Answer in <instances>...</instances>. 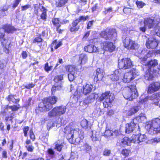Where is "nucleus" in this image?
Masks as SVG:
<instances>
[{
	"mask_svg": "<svg viewBox=\"0 0 160 160\" xmlns=\"http://www.w3.org/2000/svg\"><path fill=\"white\" fill-rule=\"evenodd\" d=\"M75 126L74 122H71L64 129L65 133L68 134L67 137L69 142L74 144L78 143L81 140L79 137V129L78 128L75 129Z\"/></svg>",
	"mask_w": 160,
	"mask_h": 160,
	"instance_id": "obj_1",
	"label": "nucleus"
},
{
	"mask_svg": "<svg viewBox=\"0 0 160 160\" xmlns=\"http://www.w3.org/2000/svg\"><path fill=\"white\" fill-rule=\"evenodd\" d=\"M122 95L126 99L132 100L138 96V93L135 84L125 87L122 91Z\"/></svg>",
	"mask_w": 160,
	"mask_h": 160,
	"instance_id": "obj_2",
	"label": "nucleus"
},
{
	"mask_svg": "<svg viewBox=\"0 0 160 160\" xmlns=\"http://www.w3.org/2000/svg\"><path fill=\"white\" fill-rule=\"evenodd\" d=\"M57 101V98L54 96L45 98L39 103L38 110L41 112L48 111L52 108V105L55 104Z\"/></svg>",
	"mask_w": 160,
	"mask_h": 160,
	"instance_id": "obj_3",
	"label": "nucleus"
},
{
	"mask_svg": "<svg viewBox=\"0 0 160 160\" xmlns=\"http://www.w3.org/2000/svg\"><path fill=\"white\" fill-rule=\"evenodd\" d=\"M114 94L110 91H107L102 93L99 97V100L100 101H103V106L104 108L110 107L114 99Z\"/></svg>",
	"mask_w": 160,
	"mask_h": 160,
	"instance_id": "obj_4",
	"label": "nucleus"
},
{
	"mask_svg": "<svg viewBox=\"0 0 160 160\" xmlns=\"http://www.w3.org/2000/svg\"><path fill=\"white\" fill-rule=\"evenodd\" d=\"M100 35L106 40L115 41L116 39L117 33L115 29L107 28L101 32Z\"/></svg>",
	"mask_w": 160,
	"mask_h": 160,
	"instance_id": "obj_5",
	"label": "nucleus"
},
{
	"mask_svg": "<svg viewBox=\"0 0 160 160\" xmlns=\"http://www.w3.org/2000/svg\"><path fill=\"white\" fill-rule=\"evenodd\" d=\"M66 107L62 105L54 107L48 113V115L50 117H54L64 114L66 112Z\"/></svg>",
	"mask_w": 160,
	"mask_h": 160,
	"instance_id": "obj_6",
	"label": "nucleus"
},
{
	"mask_svg": "<svg viewBox=\"0 0 160 160\" xmlns=\"http://www.w3.org/2000/svg\"><path fill=\"white\" fill-rule=\"evenodd\" d=\"M139 73L137 70L132 69L130 72L125 73L122 80L124 82L129 83L133 80L136 77L139 75Z\"/></svg>",
	"mask_w": 160,
	"mask_h": 160,
	"instance_id": "obj_7",
	"label": "nucleus"
},
{
	"mask_svg": "<svg viewBox=\"0 0 160 160\" xmlns=\"http://www.w3.org/2000/svg\"><path fill=\"white\" fill-rule=\"evenodd\" d=\"M143 26H141L139 29L140 31L144 32L146 31V27H147L149 28H155L157 25L158 22L150 18H147L144 19Z\"/></svg>",
	"mask_w": 160,
	"mask_h": 160,
	"instance_id": "obj_8",
	"label": "nucleus"
},
{
	"mask_svg": "<svg viewBox=\"0 0 160 160\" xmlns=\"http://www.w3.org/2000/svg\"><path fill=\"white\" fill-rule=\"evenodd\" d=\"M16 30V29L13 27L9 25H6L4 28H0V39L1 42L3 45L5 44L6 42V40L4 38L5 32L10 33Z\"/></svg>",
	"mask_w": 160,
	"mask_h": 160,
	"instance_id": "obj_9",
	"label": "nucleus"
},
{
	"mask_svg": "<svg viewBox=\"0 0 160 160\" xmlns=\"http://www.w3.org/2000/svg\"><path fill=\"white\" fill-rule=\"evenodd\" d=\"M153 131V133L157 134L160 132V119L156 118L153 119L147 126Z\"/></svg>",
	"mask_w": 160,
	"mask_h": 160,
	"instance_id": "obj_10",
	"label": "nucleus"
},
{
	"mask_svg": "<svg viewBox=\"0 0 160 160\" xmlns=\"http://www.w3.org/2000/svg\"><path fill=\"white\" fill-rule=\"evenodd\" d=\"M122 41L125 47L128 49H135L138 47V44L129 37H126L125 38H123Z\"/></svg>",
	"mask_w": 160,
	"mask_h": 160,
	"instance_id": "obj_11",
	"label": "nucleus"
},
{
	"mask_svg": "<svg viewBox=\"0 0 160 160\" xmlns=\"http://www.w3.org/2000/svg\"><path fill=\"white\" fill-rule=\"evenodd\" d=\"M63 79V75H58L55 77L54 79L55 83L52 89V92H54L56 90H60L62 89V80Z\"/></svg>",
	"mask_w": 160,
	"mask_h": 160,
	"instance_id": "obj_12",
	"label": "nucleus"
},
{
	"mask_svg": "<svg viewBox=\"0 0 160 160\" xmlns=\"http://www.w3.org/2000/svg\"><path fill=\"white\" fill-rule=\"evenodd\" d=\"M132 63L130 59L125 58L119 61L118 67L120 69H126L130 68Z\"/></svg>",
	"mask_w": 160,
	"mask_h": 160,
	"instance_id": "obj_13",
	"label": "nucleus"
},
{
	"mask_svg": "<svg viewBox=\"0 0 160 160\" xmlns=\"http://www.w3.org/2000/svg\"><path fill=\"white\" fill-rule=\"evenodd\" d=\"M101 47L104 50L110 52H113L115 49V47L113 43L110 42L104 41L101 43Z\"/></svg>",
	"mask_w": 160,
	"mask_h": 160,
	"instance_id": "obj_14",
	"label": "nucleus"
},
{
	"mask_svg": "<svg viewBox=\"0 0 160 160\" xmlns=\"http://www.w3.org/2000/svg\"><path fill=\"white\" fill-rule=\"evenodd\" d=\"M160 88V83L158 82L152 83L148 86V93H152L158 90Z\"/></svg>",
	"mask_w": 160,
	"mask_h": 160,
	"instance_id": "obj_15",
	"label": "nucleus"
},
{
	"mask_svg": "<svg viewBox=\"0 0 160 160\" xmlns=\"http://www.w3.org/2000/svg\"><path fill=\"white\" fill-rule=\"evenodd\" d=\"M98 97V95L94 93L91 94L83 101L81 102L80 105L82 106H85L89 103L93 102L95 98H97Z\"/></svg>",
	"mask_w": 160,
	"mask_h": 160,
	"instance_id": "obj_16",
	"label": "nucleus"
},
{
	"mask_svg": "<svg viewBox=\"0 0 160 160\" xmlns=\"http://www.w3.org/2000/svg\"><path fill=\"white\" fill-rule=\"evenodd\" d=\"M139 55L138 56L142 62L145 61L147 59L151 56V54L149 51H147L145 49H143L142 50H139L138 51Z\"/></svg>",
	"mask_w": 160,
	"mask_h": 160,
	"instance_id": "obj_17",
	"label": "nucleus"
},
{
	"mask_svg": "<svg viewBox=\"0 0 160 160\" xmlns=\"http://www.w3.org/2000/svg\"><path fill=\"white\" fill-rule=\"evenodd\" d=\"M158 42L155 39L149 38L147 41L146 45L148 48L152 49L155 48L158 46Z\"/></svg>",
	"mask_w": 160,
	"mask_h": 160,
	"instance_id": "obj_18",
	"label": "nucleus"
},
{
	"mask_svg": "<svg viewBox=\"0 0 160 160\" xmlns=\"http://www.w3.org/2000/svg\"><path fill=\"white\" fill-rule=\"evenodd\" d=\"M137 122L134 121L133 119V121L127 124L126 125V133H129L132 132L137 128Z\"/></svg>",
	"mask_w": 160,
	"mask_h": 160,
	"instance_id": "obj_19",
	"label": "nucleus"
},
{
	"mask_svg": "<svg viewBox=\"0 0 160 160\" xmlns=\"http://www.w3.org/2000/svg\"><path fill=\"white\" fill-rule=\"evenodd\" d=\"M118 134L117 130H111L109 128H106L104 136L106 138L111 137L112 138H115Z\"/></svg>",
	"mask_w": 160,
	"mask_h": 160,
	"instance_id": "obj_20",
	"label": "nucleus"
},
{
	"mask_svg": "<svg viewBox=\"0 0 160 160\" xmlns=\"http://www.w3.org/2000/svg\"><path fill=\"white\" fill-rule=\"evenodd\" d=\"M121 70H116L113 73L110 77V78L112 81H117L121 78Z\"/></svg>",
	"mask_w": 160,
	"mask_h": 160,
	"instance_id": "obj_21",
	"label": "nucleus"
},
{
	"mask_svg": "<svg viewBox=\"0 0 160 160\" xmlns=\"http://www.w3.org/2000/svg\"><path fill=\"white\" fill-rule=\"evenodd\" d=\"M93 88V85L91 84H87L84 85L82 88V93L87 95L89 93L92 91Z\"/></svg>",
	"mask_w": 160,
	"mask_h": 160,
	"instance_id": "obj_22",
	"label": "nucleus"
},
{
	"mask_svg": "<svg viewBox=\"0 0 160 160\" xmlns=\"http://www.w3.org/2000/svg\"><path fill=\"white\" fill-rule=\"evenodd\" d=\"M145 79L147 80H152L153 78V72L151 68H149L147 70L144 75Z\"/></svg>",
	"mask_w": 160,
	"mask_h": 160,
	"instance_id": "obj_23",
	"label": "nucleus"
},
{
	"mask_svg": "<svg viewBox=\"0 0 160 160\" xmlns=\"http://www.w3.org/2000/svg\"><path fill=\"white\" fill-rule=\"evenodd\" d=\"M134 121H137L138 122H142L145 123L147 121V119L144 114H141L139 116H137L136 118H134Z\"/></svg>",
	"mask_w": 160,
	"mask_h": 160,
	"instance_id": "obj_24",
	"label": "nucleus"
},
{
	"mask_svg": "<svg viewBox=\"0 0 160 160\" xmlns=\"http://www.w3.org/2000/svg\"><path fill=\"white\" fill-rule=\"evenodd\" d=\"M52 22L54 25L56 27L57 31L59 33H61L63 30L59 28V27H60V24L58 19H53L52 20Z\"/></svg>",
	"mask_w": 160,
	"mask_h": 160,
	"instance_id": "obj_25",
	"label": "nucleus"
},
{
	"mask_svg": "<svg viewBox=\"0 0 160 160\" xmlns=\"http://www.w3.org/2000/svg\"><path fill=\"white\" fill-rule=\"evenodd\" d=\"M97 78V80L101 81L102 80L104 77L103 71V70L100 68H97L96 70Z\"/></svg>",
	"mask_w": 160,
	"mask_h": 160,
	"instance_id": "obj_26",
	"label": "nucleus"
},
{
	"mask_svg": "<svg viewBox=\"0 0 160 160\" xmlns=\"http://www.w3.org/2000/svg\"><path fill=\"white\" fill-rule=\"evenodd\" d=\"M55 149L57 150L59 152H60L64 143L63 142L58 140L55 142Z\"/></svg>",
	"mask_w": 160,
	"mask_h": 160,
	"instance_id": "obj_27",
	"label": "nucleus"
},
{
	"mask_svg": "<svg viewBox=\"0 0 160 160\" xmlns=\"http://www.w3.org/2000/svg\"><path fill=\"white\" fill-rule=\"evenodd\" d=\"M140 108L139 106L133 107L131 108L128 112L127 114L128 116H131L137 112Z\"/></svg>",
	"mask_w": 160,
	"mask_h": 160,
	"instance_id": "obj_28",
	"label": "nucleus"
},
{
	"mask_svg": "<svg viewBox=\"0 0 160 160\" xmlns=\"http://www.w3.org/2000/svg\"><path fill=\"white\" fill-rule=\"evenodd\" d=\"M40 9L41 11L42 12L40 16L41 18L44 20H45L47 19V9L43 6H40Z\"/></svg>",
	"mask_w": 160,
	"mask_h": 160,
	"instance_id": "obj_29",
	"label": "nucleus"
},
{
	"mask_svg": "<svg viewBox=\"0 0 160 160\" xmlns=\"http://www.w3.org/2000/svg\"><path fill=\"white\" fill-rule=\"evenodd\" d=\"M78 21L77 20H74L72 23V26L70 28V30L71 32H76L78 30L79 27H76L78 24Z\"/></svg>",
	"mask_w": 160,
	"mask_h": 160,
	"instance_id": "obj_30",
	"label": "nucleus"
},
{
	"mask_svg": "<svg viewBox=\"0 0 160 160\" xmlns=\"http://www.w3.org/2000/svg\"><path fill=\"white\" fill-rule=\"evenodd\" d=\"M79 60L81 65L85 64L87 61V56L84 54H81L80 55Z\"/></svg>",
	"mask_w": 160,
	"mask_h": 160,
	"instance_id": "obj_31",
	"label": "nucleus"
},
{
	"mask_svg": "<svg viewBox=\"0 0 160 160\" xmlns=\"http://www.w3.org/2000/svg\"><path fill=\"white\" fill-rule=\"evenodd\" d=\"M121 143L122 145L130 146L132 143L131 139L127 137H125L121 140Z\"/></svg>",
	"mask_w": 160,
	"mask_h": 160,
	"instance_id": "obj_32",
	"label": "nucleus"
},
{
	"mask_svg": "<svg viewBox=\"0 0 160 160\" xmlns=\"http://www.w3.org/2000/svg\"><path fill=\"white\" fill-rule=\"evenodd\" d=\"M81 149L87 153H89L91 151V147L87 143H85L81 147Z\"/></svg>",
	"mask_w": 160,
	"mask_h": 160,
	"instance_id": "obj_33",
	"label": "nucleus"
},
{
	"mask_svg": "<svg viewBox=\"0 0 160 160\" xmlns=\"http://www.w3.org/2000/svg\"><path fill=\"white\" fill-rule=\"evenodd\" d=\"M68 0H56V6L58 7L63 6L67 2Z\"/></svg>",
	"mask_w": 160,
	"mask_h": 160,
	"instance_id": "obj_34",
	"label": "nucleus"
},
{
	"mask_svg": "<svg viewBox=\"0 0 160 160\" xmlns=\"http://www.w3.org/2000/svg\"><path fill=\"white\" fill-rule=\"evenodd\" d=\"M8 9V6H5L3 7V8L0 9V17H3L7 15L6 12H5L7 11Z\"/></svg>",
	"mask_w": 160,
	"mask_h": 160,
	"instance_id": "obj_35",
	"label": "nucleus"
},
{
	"mask_svg": "<svg viewBox=\"0 0 160 160\" xmlns=\"http://www.w3.org/2000/svg\"><path fill=\"white\" fill-rule=\"evenodd\" d=\"M158 64V62L156 60H151L148 62V65L149 67L153 68L157 66Z\"/></svg>",
	"mask_w": 160,
	"mask_h": 160,
	"instance_id": "obj_36",
	"label": "nucleus"
},
{
	"mask_svg": "<svg viewBox=\"0 0 160 160\" xmlns=\"http://www.w3.org/2000/svg\"><path fill=\"white\" fill-rule=\"evenodd\" d=\"M8 100L9 101H11L15 103H17L20 100L19 99H16L15 98V96L13 95H10L8 96Z\"/></svg>",
	"mask_w": 160,
	"mask_h": 160,
	"instance_id": "obj_37",
	"label": "nucleus"
},
{
	"mask_svg": "<svg viewBox=\"0 0 160 160\" xmlns=\"http://www.w3.org/2000/svg\"><path fill=\"white\" fill-rule=\"evenodd\" d=\"M139 143L145 141L147 139L146 136L144 134H138Z\"/></svg>",
	"mask_w": 160,
	"mask_h": 160,
	"instance_id": "obj_38",
	"label": "nucleus"
},
{
	"mask_svg": "<svg viewBox=\"0 0 160 160\" xmlns=\"http://www.w3.org/2000/svg\"><path fill=\"white\" fill-rule=\"evenodd\" d=\"M160 98V93H157L152 94L151 97H149L150 99L154 100V102H156V100H157ZM156 102H157V101Z\"/></svg>",
	"mask_w": 160,
	"mask_h": 160,
	"instance_id": "obj_39",
	"label": "nucleus"
},
{
	"mask_svg": "<svg viewBox=\"0 0 160 160\" xmlns=\"http://www.w3.org/2000/svg\"><path fill=\"white\" fill-rule=\"evenodd\" d=\"M131 142L134 143H139L138 136L137 135H133L131 138Z\"/></svg>",
	"mask_w": 160,
	"mask_h": 160,
	"instance_id": "obj_40",
	"label": "nucleus"
},
{
	"mask_svg": "<svg viewBox=\"0 0 160 160\" xmlns=\"http://www.w3.org/2000/svg\"><path fill=\"white\" fill-rule=\"evenodd\" d=\"M92 48L93 45H89L84 47V50L86 51L91 53L93 51V49H92Z\"/></svg>",
	"mask_w": 160,
	"mask_h": 160,
	"instance_id": "obj_41",
	"label": "nucleus"
},
{
	"mask_svg": "<svg viewBox=\"0 0 160 160\" xmlns=\"http://www.w3.org/2000/svg\"><path fill=\"white\" fill-rule=\"evenodd\" d=\"M51 45L52 47H54L55 49H57L62 45V43L60 42L58 44H57L56 40H55L52 43Z\"/></svg>",
	"mask_w": 160,
	"mask_h": 160,
	"instance_id": "obj_42",
	"label": "nucleus"
},
{
	"mask_svg": "<svg viewBox=\"0 0 160 160\" xmlns=\"http://www.w3.org/2000/svg\"><path fill=\"white\" fill-rule=\"evenodd\" d=\"M88 16H82L78 18L77 19L75 20L78 21V23L81 21H84L88 19Z\"/></svg>",
	"mask_w": 160,
	"mask_h": 160,
	"instance_id": "obj_43",
	"label": "nucleus"
},
{
	"mask_svg": "<svg viewBox=\"0 0 160 160\" xmlns=\"http://www.w3.org/2000/svg\"><path fill=\"white\" fill-rule=\"evenodd\" d=\"M47 152L48 155L51 157H52L54 155L55 152L52 148H49L47 151Z\"/></svg>",
	"mask_w": 160,
	"mask_h": 160,
	"instance_id": "obj_44",
	"label": "nucleus"
},
{
	"mask_svg": "<svg viewBox=\"0 0 160 160\" xmlns=\"http://www.w3.org/2000/svg\"><path fill=\"white\" fill-rule=\"evenodd\" d=\"M135 3L138 8H142L145 5V3L141 1H137Z\"/></svg>",
	"mask_w": 160,
	"mask_h": 160,
	"instance_id": "obj_45",
	"label": "nucleus"
},
{
	"mask_svg": "<svg viewBox=\"0 0 160 160\" xmlns=\"http://www.w3.org/2000/svg\"><path fill=\"white\" fill-rule=\"evenodd\" d=\"M129 150L127 149H123L121 152L122 154L125 157L128 156L129 154Z\"/></svg>",
	"mask_w": 160,
	"mask_h": 160,
	"instance_id": "obj_46",
	"label": "nucleus"
},
{
	"mask_svg": "<svg viewBox=\"0 0 160 160\" xmlns=\"http://www.w3.org/2000/svg\"><path fill=\"white\" fill-rule=\"evenodd\" d=\"M52 67V66H49L48 63H46L45 65L44 69L46 72H48L51 70Z\"/></svg>",
	"mask_w": 160,
	"mask_h": 160,
	"instance_id": "obj_47",
	"label": "nucleus"
},
{
	"mask_svg": "<svg viewBox=\"0 0 160 160\" xmlns=\"http://www.w3.org/2000/svg\"><path fill=\"white\" fill-rule=\"evenodd\" d=\"M81 88V87H78V88H77L76 92H75L74 93V96H77V97H78L80 96L81 92H82V90H81L80 91Z\"/></svg>",
	"mask_w": 160,
	"mask_h": 160,
	"instance_id": "obj_48",
	"label": "nucleus"
},
{
	"mask_svg": "<svg viewBox=\"0 0 160 160\" xmlns=\"http://www.w3.org/2000/svg\"><path fill=\"white\" fill-rule=\"evenodd\" d=\"M81 125L83 127H85L88 125V121L86 119L82 120L81 122Z\"/></svg>",
	"mask_w": 160,
	"mask_h": 160,
	"instance_id": "obj_49",
	"label": "nucleus"
},
{
	"mask_svg": "<svg viewBox=\"0 0 160 160\" xmlns=\"http://www.w3.org/2000/svg\"><path fill=\"white\" fill-rule=\"evenodd\" d=\"M19 105L18 106L16 105H14L12 106H9V108L12 109V111H15L17 110L19 108Z\"/></svg>",
	"mask_w": 160,
	"mask_h": 160,
	"instance_id": "obj_50",
	"label": "nucleus"
},
{
	"mask_svg": "<svg viewBox=\"0 0 160 160\" xmlns=\"http://www.w3.org/2000/svg\"><path fill=\"white\" fill-rule=\"evenodd\" d=\"M66 69L69 72H73L75 71V68L72 66H67L66 68Z\"/></svg>",
	"mask_w": 160,
	"mask_h": 160,
	"instance_id": "obj_51",
	"label": "nucleus"
},
{
	"mask_svg": "<svg viewBox=\"0 0 160 160\" xmlns=\"http://www.w3.org/2000/svg\"><path fill=\"white\" fill-rule=\"evenodd\" d=\"M111 153V151L108 149H105L103 152V154L104 156H109Z\"/></svg>",
	"mask_w": 160,
	"mask_h": 160,
	"instance_id": "obj_52",
	"label": "nucleus"
},
{
	"mask_svg": "<svg viewBox=\"0 0 160 160\" xmlns=\"http://www.w3.org/2000/svg\"><path fill=\"white\" fill-rule=\"evenodd\" d=\"M31 6L29 4H27L21 7L22 11H25L31 8Z\"/></svg>",
	"mask_w": 160,
	"mask_h": 160,
	"instance_id": "obj_53",
	"label": "nucleus"
},
{
	"mask_svg": "<svg viewBox=\"0 0 160 160\" xmlns=\"http://www.w3.org/2000/svg\"><path fill=\"white\" fill-rule=\"evenodd\" d=\"M104 9L105 10L104 11V12L105 14L112 11V8L111 7H109L107 8H105Z\"/></svg>",
	"mask_w": 160,
	"mask_h": 160,
	"instance_id": "obj_54",
	"label": "nucleus"
},
{
	"mask_svg": "<svg viewBox=\"0 0 160 160\" xmlns=\"http://www.w3.org/2000/svg\"><path fill=\"white\" fill-rule=\"evenodd\" d=\"M151 142L152 143L160 142V138H156L151 140Z\"/></svg>",
	"mask_w": 160,
	"mask_h": 160,
	"instance_id": "obj_55",
	"label": "nucleus"
},
{
	"mask_svg": "<svg viewBox=\"0 0 160 160\" xmlns=\"http://www.w3.org/2000/svg\"><path fill=\"white\" fill-rule=\"evenodd\" d=\"M29 136L30 138L33 141L35 139V135L32 130H30L29 132Z\"/></svg>",
	"mask_w": 160,
	"mask_h": 160,
	"instance_id": "obj_56",
	"label": "nucleus"
},
{
	"mask_svg": "<svg viewBox=\"0 0 160 160\" xmlns=\"http://www.w3.org/2000/svg\"><path fill=\"white\" fill-rule=\"evenodd\" d=\"M29 128L28 127H25L23 129V132L25 137L28 136V132L29 130Z\"/></svg>",
	"mask_w": 160,
	"mask_h": 160,
	"instance_id": "obj_57",
	"label": "nucleus"
},
{
	"mask_svg": "<svg viewBox=\"0 0 160 160\" xmlns=\"http://www.w3.org/2000/svg\"><path fill=\"white\" fill-rule=\"evenodd\" d=\"M68 78L70 81H72L74 78V77L72 73H70L68 74Z\"/></svg>",
	"mask_w": 160,
	"mask_h": 160,
	"instance_id": "obj_58",
	"label": "nucleus"
},
{
	"mask_svg": "<svg viewBox=\"0 0 160 160\" xmlns=\"http://www.w3.org/2000/svg\"><path fill=\"white\" fill-rule=\"evenodd\" d=\"M27 150L30 152H32L34 149V147L32 145H27L26 146Z\"/></svg>",
	"mask_w": 160,
	"mask_h": 160,
	"instance_id": "obj_59",
	"label": "nucleus"
},
{
	"mask_svg": "<svg viewBox=\"0 0 160 160\" xmlns=\"http://www.w3.org/2000/svg\"><path fill=\"white\" fill-rule=\"evenodd\" d=\"M35 86V84H33L32 83H29L27 85L25 86L26 88L27 89H30L33 88Z\"/></svg>",
	"mask_w": 160,
	"mask_h": 160,
	"instance_id": "obj_60",
	"label": "nucleus"
},
{
	"mask_svg": "<svg viewBox=\"0 0 160 160\" xmlns=\"http://www.w3.org/2000/svg\"><path fill=\"white\" fill-rule=\"evenodd\" d=\"M54 126V123L51 121L48 123L47 124V128L48 129H49L51 127Z\"/></svg>",
	"mask_w": 160,
	"mask_h": 160,
	"instance_id": "obj_61",
	"label": "nucleus"
},
{
	"mask_svg": "<svg viewBox=\"0 0 160 160\" xmlns=\"http://www.w3.org/2000/svg\"><path fill=\"white\" fill-rule=\"evenodd\" d=\"M21 0H15V2L13 3V7L15 8L17 7L19 4V2H21Z\"/></svg>",
	"mask_w": 160,
	"mask_h": 160,
	"instance_id": "obj_62",
	"label": "nucleus"
},
{
	"mask_svg": "<svg viewBox=\"0 0 160 160\" xmlns=\"http://www.w3.org/2000/svg\"><path fill=\"white\" fill-rule=\"evenodd\" d=\"M21 56L23 59L26 58L28 56V54L26 51H22V54Z\"/></svg>",
	"mask_w": 160,
	"mask_h": 160,
	"instance_id": "obj_63",
	"label": "nucleus"
},
{
	"mask_svg": "<svg viewBox=\"0 0 160 160\" xmlns=\"http://www.w3.org/2000/svg\"><path fill=\"white\" fill-rule=\"evenodd\" d=\"M2 158H7V152L5 150L2 151Z\"/></svg>",
	"mask_w": 160,
	"mask_h": 160,
	"instance_id": "obj_64",
	"label": "nucleus"
}]
</instances>
